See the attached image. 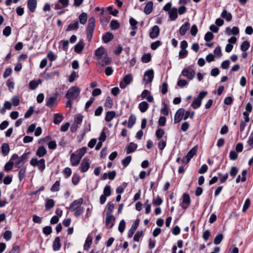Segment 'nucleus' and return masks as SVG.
<instances>
[{"label": "nucleus", "instance_id": "cd10ccee", "mask_svg": "<svg viewBox=\"0 0 253 253\" xmlns=\"http://www.w3.org/2000/svg\"><path fill=\"white\" fill-rule=\"evenodd\" d=\"M84 46V43L83 40L80 41V42L75 46L74 50L76 52H81Z\"/></svg>", "mask_w": 253, "mask_h": 253}, {"label": "nucleus", "instance_id": "4468645a", "mask_svg": "<svg viewBox=\"0 0 253 253\" xmlns=\"http://www.w3.org/2000/svg\"><path fill=\"white\" fill-rule=\"evenodd\" d=\"M198 150V146L193 147L187 153L185 156L186 162L189 163L191 158L197 153Z\"/></svg>", "mask_w": 253, "mask_h": 253}, {"label": "nucleus", "instance_id": "a18cd8bd", "mask_svg": "<svg viewBox=\"0 0 253 253\" xmlns=\"http://www.w3.org/2000/svg\"><path fill=\"white\" fill-rule=\"evenodd\" d=\"M111 194V186L107 185L105 186L103 190V195L106 197H109Z\"/></svg>", "mask_w": 253, "mask_h": 253}, {"label": "nucleus", "instance_id": "f8f14e48", "mask_svg": "<svg viewBox=\"0 0 253 253\" xmlns=\"http://www.w3.org/2000/svg\"><path fill=\"white\" fill-rule=\"evenodd\" d=\"M190 204V198L189 194L184 193L182 196V202L181 203V207L183 209H187Z\"/></svg>", "mask_w": 253, "mask_h": 253}, {"label": "nucleus", "instance_id": "69168bd1", "mask_svg": "<svg viewBox=\"0 0 253 253\" xmlns=\"http://www.w3.org/2000/svg\"><path fill=\"white\" fill-rule=\"evenodd\" d=\"M161 44V42L160 41H157L153 42L151 44V48L153 50H156Z\"/></svg>", "mask_w": 253, "mask_h": 253}, {"label": "nucleus", "instance_id": "bf43d9fd", "mask_svg": "<svg viewBox=\"0 0 253 253\" xmlns=\"http://www.w3.org/2000/svg\"><path fill=\"white\" fill-rule=\"evenodd\" d=\"M238 172V169L236 167H232L230 170V175L233 178Z\"/></svg>", "mask_w": 253, "mask_h": 253}, {"label": "nucleus", "instance_id": "6e6d98bb", "mask_svg": "<svg viewBox=\"0 0 253 253\" xmlns=\"http://www.w3.org/2000/svg\"><path fill=\"white\" fill-rule=\"evenodd\" d=\"M129 23L131 26V28L132 30H135L137 29V21L133 18H130L129 19Z\"/></svg>", "mask_w": 253, "mask_h": 253}, {"label": "nucleus", "instance_id": "13d9d810", "mask_svg": "<svg viewBox=\"0 0 253 253\" xmlns=\"http://www.w3.org/2000/svg\"><path fill=\"white\" fill-rule=\"evenodd\" d=\"M11 33V28L10 26H7L5 27L3 30V34L6 37L9 36Z\"/></svg>", "mask_w": 253, "mask_h": 253}, {"label": "nucleus", "instance_id": "a19ab883", "mask_svg": "<svg viewBox=\"0 0 253 253\" xmlns=\"http://www.w3.org/2000/svg\"><path fill=\"white\" fill-rule=\"evenodd\" d=\"M92 237H91L90 236H88L86 239L85 243L84 245V250H87L90 248L91 244L92 243Z\"/></svg>", "mask_w": 253, "mask_h": 253}, {"label": "nucleus", "instance_id": "7ed1b4c3", "mask_svg": "<svg viewBox=\"0 0 253 253\" xmlns=\"http://www.w3.org/2000/svg\"><path fill=\"white\" fill-rule=\"evenodd\" d=\"M30 163L33 167H38V169L41 172H42L45 168V161L44 159L38 160L36 158H33L31 159Z\"/></svg>", "mask_w": 253, "mask_h": 253}, {"label": "nucleus", "instance_id": "680f3d73", "mask_svg": "<svg viewBox=\"0 0 253 253\" xmlns=\"http://www.w3.org/2000/svg\"><path fill=\"white\" fill-rule=\"evenodd\" d=\"M213 38V35L210 32H207L205 36V40L206 42H209L212 40Z\"/></svg>", "mask_w": 253, "mask_h": 253}, {"label": "nucleus", "instance_id": "338daca9", "mask_svg": "<svg viewBox=\"0 0 253 253\" xmlns=\"http://www.w3.org/2000/svg\"><path fill=\"white\" fill-rule=\"evenodd\" d=\"M34 109L32 106L29 107V109L27 111L24 115V117L25 118H29L33 113Z\"/></svg>", "mask_w": 253, "mask_h": 253}, {"label": "nucleus", "instance_id": "0eeeda50", "mask_svg": "<svg viewBox=\"0 0 253 253\" xmlns=\"http://www.w3.org/2000/svg\"><path fill=\"white\" fill-rule=\"evenodd\" d=\"M57 104V96L55 95L46 98V105L49 108L54 107Z\"/></svg>", "mask_w": 253, "mask_h": 253}, {"label": "nucleus", "instance_id": "f257e3e1", "mask_svg": "<svg viewBox=\"0 0 253 253\" xmlns=\"http://www.w3.org/2000/svg\"><path fill=\"white\" fill-rule=\"evenodd\" d=\"M84 200L81 198L78 200L74 201L69 207V210L71 211H74V215L78 217L81 215L84 211V209L82 207Z\"/></svg>", "mask_w": 253, "mask_h": 253}, {"label": "nucleus", "instance_id": "5fc2aeb1", "mask_svg": "<svg viewBox=\"0 0 253 253\" xmlns=\"http://www.w3.org/2000/svg\"><path fill=\"white\" fill-rule=\"evenodd\" d=\"M14 165V163L11 161L9 160L8 162H7L4 166V169L5 170L8 171L10 170Z\"/></svg>", "mask_w": 253, "mask_h": 253}, {"label": "nucleus", "instance_id": "c03bdc74", "mask_svg": "<svg viewBox=\"0 0 253 253\" xmlns=\"http://www.w3.org/2000/svg\"><path fill=\"white\" fill-rule=\"evenodd\" d=\"M250 46V42L247 41H245L241 44V49L243 51H246L249 48Z\"/></svg>", "mask_w": 253, "mask_h": 253}, {"label": "nucleus", "instance_id": "5701e85b", "mask_svg": "<svg viewBox=\"0 0 253 253\" xmlns=\"http://www.w3.org/2000/svg\"><path fill=\"white\" fill-rule=\"evenodd\" d=\"M153 7V2L152 1H149L147 2L144 8V12L148 15L151 13Z\"/></svg>", "mask_w": 253, "mask_h": 253}, {"label": "nucleus", "instance_id": "473e14b6", "mask_svg": "<svg viewBox=\"0 0 253 253\" xmlns=\"http://www.w3.org/2000/svg\"><path fill=\"white\" fill-rule=\"evenodd\" d=\"M116 113L114 111H108L106 113L105 120L106 122H109L112 120V119L115 117Z\"/></svg>", "mask_w": 253, "mask_h": 253}, {"label": "nucleus", "instance_id": "39448f33", "mask_svg": "<svg viewBox=\"0 0 253 253\" xmlns=\"http://www.w3.org/2000/svg\"><path fill=\"white\" fill-rule=\"evenodd\" d=\"M196 72L194 70L190 68H184L180 76H183L186 77L189 80H192L195 76Z\"/></svg>", "mask_w": 253, "mask_h": 253}, {"label": "nucleus", "instance_id": "2eb2a0df", "mask_svg": "<svg viewBox=\"0 0 253 253\" xmlns=\"http://www.w3.org/2000/svg\"><path fill=\"white\" fill-rule=\"evenodd\" d=\"M81 160V159L79 156H78L76 154H74V153L71 155L70 162H71L72 166H78L80 164Z\"/></svg>", "mask_w": 253, "mask_h": 253}, {"label": "nucleus", "instance_id": "7c9ffc66", "mask_svg": "<svg viewBox=\"0 0 253 253\" xmlns=\"http://www.w3.org/2000/svg\"><path fill=\"white\" fill-rule=\"evenodd\" d=\"M221 16L225 19L227 21H230L232 18L231 14L230 13H228L225 9H224L222 10Z\"/></svg>", "mask_w": 253, "mask_h": 253}, {"label": "nucleus", "instance_id": "58836bf2", "mask_svg": "<svg viewBox=\"0 0 253 253\" xmlns=\"http://www.w3.org/2000/svg\"><path fill=\"white\" fill-rule=\"evenodd\" d=\"M63 120V116L61 114L56 113L54 115L53 122L55 124H59Z\"/></svg>", "mask_w": 253, "mask_h": 253}, {"label": "nucleus", "instance_id": "72a5a7b5", "mask_svg": "<svg viewBox=\"0 0 253 253\" xmlns=\"http://www.w3.org/2000/svg\"><path fill=\"white\" fill-rule=\"evenodd\" d=\"M10 151L9 146L7 143H3L1 146V152L2 154L4 156L8 155Z\"/></svg>", "mask_w": 253, "mask_h": 253}, {"label": "nucleus", "instance_id": "9b49d317", "mask_svg": "<svg viewBox=\"0 0 253 253\" xmlns=\"http://www.w3.org/2000/svg\"><path fill=\"white\" fill-rule=\"evenodd\" d=\"M115 218L112 214H106L105 223L109 229L112 228L115 224Z\"/></svg>", "mask_w": 253, "mask_h": 253}, {"label": "nucleus", "instance_id": "2f4dec72", "mask_svg": "<svg viewBox=\"0 0 253 253\" xmlns=\"http://www.w3.org/2000/svg\"><path fill=\"white\" fill-rule=\"evenodd\" d=\"M137 144L131 142L129 143V145L126 148V152L127 154L131 153L134 152L137 148Z\"/></svg>", "mask_w": 253, "mask_h": 253}, {"label": "nucleus", "instance_id": "4d7b16f0", "mask_svg": "<svg viewBox=\"0 0 253 253\" xmlns=\"http://www.w3.org/2000/svg\"><path fill=\"white\" fill-rule=\"evenodd\" d=\"M151 59V56L150 54H145L142 57V61L144 63H148Z\"/></svg>", "mask_w": 253, "mask_h": 253}, {"label": "nucleus", "instance_id": "f3484780", "mask_svg": "<svg viewBox=\"0 0 253 253\" xmlns=\"http://www.w3.org/2000/svg\"><path fill=\"white\" fill-rule=\"evenodd\" d=\"M159 28L158 26L155 25L152 28L151 31L149 34V36L151 39H155L159 35Z\"/></svg>", "mask_w": 253, "mask_h": 253}, {"label": "nucleus", "instance_id": "3c124183", "mask_svg": "<svg viewBox=\"0 0 253 253\" xmlns=\"http://www.w3.org/2000/svg\"><path fill=\"white\" fill-rule=\"evenodd\" d=\"M126 227V222L124 219L121 220L119 227L118 230L121 233H123Z\"/></svg>", "mask_w": 253, "mask_h": 253}, {"label": "nucleus", "instance_id": "e2e57ef3", "mask_svg": "<svg viewBox=\"0 0 253 253\" xmlns=\"http://www.w3.org/2000/svg\"><path fill=\"white\" fill-rule=\"evenodd\" d=\"M83 117L81 114L77 115L75 117V121L77 123L76 125L81 124L83 121Z\"/></svg>", "mask_w": 253, "mask_h": 253}, {"label": "nucleus", "instance_id": "20e7f679", "mask_svg": "<svg viewBox=\"0 0 253 253\" xmlns=\"http://www.w3.org/2000/svg\"><path fill=\"white\" fill-rule=\"evenodd\" d=\"M95 27V18L91 17L89 19L87 27L86 29L87 39L90 41L92 37Z\"/></svg>", "mask_w": 253, "mask_h": 253}, {"label": "nucleus", "instance_id": "052dcab7", "mask_svg": "<svg viewBox=\"0 0 253 253\" xmlns=\"http://www.w3.org/2000/svg\"><path fill=\"white\" fill-rule=\"evenodd\" d=\"M218 175L220 177V181L221 183L225 182L228 177V173L223 175L220 173H218Z\"/></svg>", "mask_w": 253, "mask_h": 253}, {"label": "nucleus", "instance_id": "b1692460", "mask_svg": "<svg viewBox=\"0 0 253 253\" xmlns=\"http://www.w3.org/2000/svg\"><path fill=\"white\" fill-rule=\"evenodd\" d=\"M46 153L47 151L45 148L43 146H41L38 148L36 154L39 157H42L45 156Z\"/></svg>", "mask_w": 253, "mask_h": 253}, {"label": "nucleus", "instance_id": "79ce46f5", "mask_svg": "<svg viewBox=\"0 0 253 253\" xmlns=\"http://www.w3.org/2000/svg\"><path fill=\"white\" fill-rule=\"evenodd\" d=\"M202 101L200 99L195 98L191 104V106L195 109L198 108L201 105Z\"/></svg>", "mask_w": 253, "mask_h": 253}, {"label": "nucleus", "instance_id": "423d86ee", "mask_svg": "<svg viewBox=\"0 0 253 253\" xmlns=\"http://www.w3.org/2000/svg\"><path fill=\"white\" fill-rule=\"evenodd\" d=\"M90 167L89 159L85 157L82 160L79 169L82 172H86Z\"/></svg>", "mask_w": 253, "mask_h": 253}, {"label": "nucleus", "instance_id": "c9c22d12", "mask_svg": "<svg viewBox=\"0 0 253 253\" xmlns=\"http://www.w3.org/2000/svg\"><path fill=\"white\" fill-rule=\"evenodd\" d=\"M86 147H83L82 148L76 151L74 154H76L78 156H79L81 159L82 158L83 156L85 154L86 151Z\"/></svg>", "mask_w": 253, "mask_h": 253}, {"label": "nucleus", "instance_id": "a211bd4d", "mask_svg": "<svg viewBox=\"0 0 253 253\" xmlns=\"http://www.w3.org/2000/svg\"><path fill=\"white\" fill-rule=\"evenodd\" d=\"M139 219H136L132 225L131 226V228L129 229L128 233V238H131L133 234L134 233L135 230L137 228L138 225H139Z\"/></svg>", "mask_w": 253, "mask_h": 253}, {"label": "nucleus", "instance_id": "49530a36", "mask_svg": "<svg viewBox=\"0 0 253 253\" xmlns=\"http://www.w3.org/2000/svg\"><path fill=\"white\" fill-rule=\"evenodd\" d=\"M164 107L161 109V113L165 116H168L169 114V109L168 105L163 102Z\"/></svg>", "mask_w": 253, "mask_h": 253}, {"label": "nucleus", "instance_id": "1a4fd4ad", "mask_svg": "<svg viewBox=\"0 0 253 253\" xmlns=\"http://www.w3.org/2000/svg\"><path fill=\"white\" fill-rule=\"evenodd\" d=\"M154 78V71L152 69L146 71L144 75L143 81L146 84L151 83Z\"/></svg>", "mask_w": 253, "mask_h": 253}, {"label": "nucleus", "instance_id": "6e6552de", "mask_svg": "<svg viewBox=\"0 0 253 253\" xmlns=\"http://www.w3.org/2000/svg\"><path fill=\"white\" fill-rule=\"evenodd\" d=\"M133 77L131 74H127L126 75L120 83V86L121 88H125L132 81Z\"/></svg>", "mask_w": 253, "mask_h": 253}, {"label": "nucleus", "instance_id": "dca6fc26", "mask_svg": "<svg viewBox=\"0 0 253 253\" xmlns=\"http://www.w3.org/2000/svg\"><path fill=\"white\" fill-rule=\"evenodd\" d=\"M111 60L109 59L106 53L102 56V58L101 60H97V63L99 64L101 67L105 66L109 64Z\"/></svg>", "mask_w": 253, "mask_h": 253}, {"label": "nucleus", "instance_id": "09e8293b", "mask_svg": "<svg viewBox=\"0 0 253 253\" xmlns=\"http://www.w3.org/2000/svg\"><path fill=\"white\" fill-rule=\"evenodd\" d=\"M165 131L163 129L159 128H158L156 131V135L157 138L160 139L164 135Z\"/></svg>", "mask_w": 253, "mask_h": 253}, {"label": "nucleus", "instance_id": "aec40b11", "mask_svg": "<svg viewBox=\"0 0 253 253\" xmlns=\"http://www.w3.org/2000/svg\"><path fill=\"white\" fill-rule=\"evenodd\" d=\"M37 5V0H28L27 6L31 12H33L35 11Z\"/></svg>", "mask_w": 253, "mask_h": 253}, {"label": "nucleus", "instance_id": "a878e982", "mask_svg": "<svg viewBox=\"0 0 253 253\" xmlns=\"http://www.w3.org/2000/svg\"><path fill=\"white\" fill-rule=\"evenodd\" d=\"M42 83L41 79H38L37 80H33L29 83V87L32 90H35L37 86Z\"/></svg>", "mask_w": 253, "mask_h": 253}, {"label": "nucleus", "instance_id": "bb28decb", "mask_svg": "<svg viewBox=\"0 0 253 253\" xmlns=\"http://www.w3.org/2000/svg\"><path fill=\"white\" fill-rule=\"evenodd\" d=\"M226 32L228 35H237L239 33V30L237 27L234 26L231 30L229 27L227 28Z\"/></svg>", "mask_w": 253, "mask_h": 253}, {"label": "nucleus", "instance_id": "c756f323", "mask_svg": "<svg viewBox=\"0 0 253 253\" xmlns=\"http://www.w3.org/2000/svg\"><path fill=\"white\" fill-rule=\"evenodd\" d=\"M55 202L53 199H46L45 200V209L47 211L49 210L54 206Z\"/></svg>", "mask_w": 253, "mask_h": 253}, {"label": "nucleus", "instance_id": "9d476101", "mask_svg": "<svg viewBox=\"0 0 253 253\" xmlns=\"http://www.w3.org/2000/svg\"><path fill=\"white\" fill-rule=\"evenodd\" d=\"M185 110L183 108L179 109L176 112L174 118V123L177 124L180 122L184 116Z\"/></svg>", "mask_w": 253, "mask_h": 253}, {"label": "nucleus", "instance_id": "4c0bfd02", "mask_svg": "<svg viewBox=\"0 0 253 253\" xmlns=\"http://www.w3.org/2000/svg\"><path fill=\"white\" fill-rule=\"evenodd\" d=\"M79 19L80 21V22L82 24H85L86 22L87 19V15L86 13L83 12L81 13L79 17Z\"/></svg>", "mask_w": 253, "mask_h": 253}, {"label": "nucleus", "instance_id": "6ab92c4d", "mask_svg": "<svg viewBox=\"0 0 253 253\" xmlns=\"http://www.w3.org/2000/svg\"><path fill=\"white\" fill-rule=\"evenodd\" d=\"M169 15L170 19L171 21H174L176 20V19L178 17L177 15V9L176 8L172 7L171 8L170 10H169Z\"/></svg>", "mask_w": 253, "mask_h": 253}, {"label": "nucleus", "instance_id": "864d4df0", "mask_svg": "<svg viewBox=\"0 0 253 253\" xmlns=\"http://www.w3.org/2000/svg\"><path fill=\"white\" fill-rule=\"evenodd\" d=\"M223 238V236L222 234H219L217 235L214 240V244L215 245L219 244Z\"/></svg>", "mask_w": 253, "mask_h": 253}, {"label": "nucleus", "instance_id": "f03ea898", "mask_svg": "<svg viewBox=\"0 0 253 253\" xmlns=\"http://www.w3.org/2000/svg\"><path fill=\"white\" fill-rule=\"evenodd\" d=\"M80 89L77 86H72L70 88L66 94V97L69 100L76 99L80 95Z\"/></svg>", "mask_w": 253, "mask_h": 253}, {"label": "nucleus", "instance_id": "f704fd0d", "mask_svg": "<svg viewBox=\"0 0 253 253\" xmlns=\"http://www.w3.org/2000/svg\"><path fill=\"white\" fill-rule=\"evenodd\" d=\"M79 22L78 21H75L73 23L70 24L67 29H66V31H70V30H76L79 28Z\"/></svg>", "mask_w": 253, "mask_h": 253}, {"label": "nucleus", "instance_id": "e433bc0d", "mask_svg": "<svg viewBox=\"0 0 253 253\" xmlns=\"http://www.w3.org/2000/svg\"><path fill=\"white\" fill-rule=\"evenodd\" d=\"M114 38L113 35L110 33L107 32L103 37V41L105 43H107L110 42Z\"/></svg>", "mask_w": 253, "mask_h": 253}, {"label": "nucleus", "instance_id": "393cba45", "mask_svg": "<svg viewBox=\"0 0 253 253\" xmlns=\"http://www.w3.org/2000/svg\"><path fill=\"white\" fill-rule=\"evenodd\" d=\"M95 54L97 57V60H101L102 58V56L105 55V49L103 47H99L96 51Z\"/></svg>", "mask_w": 253, "mask_h": 253}, {"label": "nucleus", "instance_id": "c85d7f7f", "mask_svg": "<svg viewBox=\"0 0 253 253\" xmlns=\"http://www.w3.org/2000/svg\"><path fill=\"white\" fill-rule=\"evenodd\" d=\"M149 104L146 101H142L139 104L138 108L142 113L145 112L148 108Z\"/></svg>", "mask_w": 253, "mask_h": 253}, {"label": "nucleus", "instance_id": "4be33fe9", "mask_svg": "<svg viewBox=\"0 0 253 253\" xmlns=\"http://www.w3.org/2000/svg\"><path fill=\"white\" fill-rule=\"evenodd\" d=\"M61 247V244L60 243V238L59 237L55 238L52 245L53 250L54 251H58Z\"/></svg>", "mask_w": 253, "mask_h": 253}, {"label": "nucleus", "instance_id": "774afa93", "mask_svg": "<svg viewBox=\"0 0 253 253\" xmlns=\"http://www.w3.org/2000/svg\"><path fill=\"white\" fill-rule=\"evenodd\" d=\"M113 104V101L110 96H108L106 98L105 103L104 104L105 106L110 108Z\"/></svg>", "mask_w": 253, "mask_h": 253}, {"label": "nucleus", "instance_id": "de8ad7c7", "mask_svg": "<svg viewBox=\"0 0 253 253\" xmlns=\"http://www.w3.org/2000/svg\"><path fill=\"white\" fill-rule=\"evenodd\" d=\"M247 142L249 146L248 150L253 148V130L251 132Z\"/></svg>", "mask_w": 253, "mask_h": 253}, {"label": "nucleus", "instance_id": "37998d69", "mask_svg": "<svg viewBox=\"0 0 253 253\" xmlns=\"http://www.w3.org/2000/svg\"><path fill=\"white\" fill-rule=\"evenodd\" d=\"M26 171V168L24 167L20 169L18 173V177L20 181H22L25 176Z\"/></svg>", "mask_w": 253, "mask_h": 253}, {"label": "nucleus", "instance_id": "ddd939ff", "mask_svg": "<svg viewBox=\"0 0 253 253\" xmlns=\"http://www.w3.org/2000/svg\"><path fill=\"white\" fill-rule=\"evenodd\" d=\"M30 152L24 153L21 157H18V160L15 163V166L19 168L21 164H24L25 161L28 158Z\"/></svg>", "mask_w": 253, "mask_h": 253}, {"label": "nucleus", "instance_id": "603ef678", "mask_svg": "<svg viewBox=\"0 0 253 253\" xmlns=\"http://www.w3.org/2000/svg\"><path fill=\"white\" fill-rule=\"evenodd\" d=\"M131 157L130 156H127L125 159L122 160V163L125 167H127L130 163Z\"/></svg>", "mask_w": 253, "mask_h": 253}, {"label": "nucleus", "instance_id": "0e129e2a", "mask_svg": "<svg viewBox=\"0 0 253 253\" xmlns=\"http://www.w3.org/2000/svg\"><path fill=\"white\" fill-rule=\"evenodd\" d=\"M213 53L215 56L220 57L222 55L221 47L219 46H217L214 49Z\"/></svg>", "mask_w": 253, "mask_h": 253}, {"label": "nucleus", "instance_id": "412c9836", "mask_svg": "<svg viewBox=\"0 0 253 253\" xmlns=\"http://www.w3.org/2000/svg\"><path fill=\"white\" fill-rule=\"evenodd\" d=\"M190 26V23L187 22L183 24L180 28L179 32L181 36L184 35Z\"/></svg>", "mask_w": 253, "mask_h": 253}, {"label": "nucleus", "instance_id": "8fccbe9b", "mask_svg": "<svg viewBox=\"0 0 253 253\" xmlns=\"http://www.w3.org/2000/svg\"><path fill=\"white\" fill-rule=\"evenodd\" d=\"M60 187V182L58 181H56L52 186L50 188V190L52 192H56L59 191Z\"/></svg>", "mask_w": 253, "mask_h": 253}, {"label": "nucleus", "instance_id": "ea45409f", "mask_svg": "<svg viewBox=\"0 0 253 253\" xmlns=\"http://www.w3.org/2000/svg\"><path fill=\"white\" fill-rule=\"evenodd\" d=\"M136 122V117L133 115H131L129 118L128 123L127 126L128 128H131L134 125Z\"/></svg>", "mask_w": 253, "mask_h": 253}]
</instances>
